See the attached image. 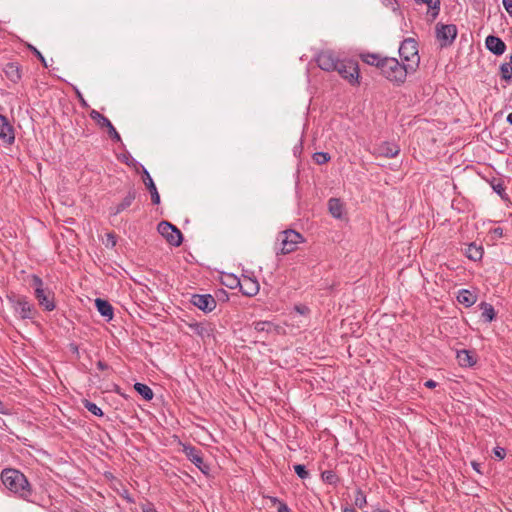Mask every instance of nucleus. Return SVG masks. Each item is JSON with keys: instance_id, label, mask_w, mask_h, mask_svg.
Wrapping results in <instances>:
<instances>
[{"instance_id": "f257e3e1", "label": "nucleus", "mask_w": 512, "mask_h": 512, "mask_svg": "<svg viewBox=\"0 0 512 512\" xmlns=\"http://www.w3.org/2000/svg\"><path fill=\"white\" fill-rule=\"evenodd\" d=\"M1 481L5 488L21 499L28 500L32 495V486L27 477L18 469L5 468L1 472Z\"/></svg>"}, {"instance_id": "f03ea898", "label": "nucleus", "mask_w": 512, "mask_h": 512, "mask_svg": "<svg viewBox=\"0 0 512 512\" xmlns=\"http://www.w3.org/2000/svg\"><path fill=\"white\" fill-rule=\"evenodd\" d=\"M380 72L388 81L400 86L405 83L407 76L415 71L394 57H386L380 64Z\"/></svg>"}, {"instance_id": "7ed1b4c3", "label": "nucleus", "mask_w": 512, "mask_h": 512, "mask_svg": "<svg viewBox=\"0 0 512 512\" xmlns=\"http://www.w3.org/2000/svg\"><path fill=\"white\" fill-rule=\"evenodd\" d=\"M303 241L304 238L299 232L292 229H287L278 234L275 252L277 255H286L292 253L297 249L298 244L302 243Z\"/></svg>"}, {"instance_id": "20e7f679", "label": "nucleus", "mask_w": 512, "mask_h": 512, "mask_svg": "<svg viewBox=\"0 0 512 512\" xmlns=\"http://www.w3.org/2000/svg\"><path fill=\"white\" fill-rule=\"evenodd\" d=\"M401 62L416 71L419 67L420 56L418 54V43L413 38H406L399 47Z\"/></svg>"}, {"instance_id": "39448f33", "label": "nucleus", "mask_w": 512, "mask_h": 512, "mask_svg": "<svg viewBox=\"0 0 512 512\" xmlns=\"http://www.w3.org/2000/svg\"><path fill=\"white\" fill-rule=\"evenodd\" d=\"M29 284L34 289V295L38 300L39 305L44 307L47 311L54 310V294L49 289L44 288L42 279L37 275H32Z\"/></svg>"}, {"instance_id": "423d86ee", "label": "nucleus", "mask_w": 512, "mask_h": 512, "mask_svg": "<svg viewBox=\"0 0 512 512\" xmlns=\"http://www.w3.org/2000/svg\"><path fill=\"white\" fill-rule=\"evenodd\" d=\"M335 71L351 85L359 84V66L356 61L351 59L340 60Z\"/></svg>"}, {"instance_id": "0eeeda50", "label": "nucleus", "mask_w": 512, "mask_h": 512, "mask_svg": "<svg viewBox=\"0 0 512 512\" xmlns=\"http://www.w3.org/2000/svg\"><path fill=\"white\" fill-rule=\"evenodd\" d=\"M8 300L21 319H32L34 314L33 306L29 303L25 296L11 295Z\"/></svg>"}, {"instance_id": "6e6552de", "label": "nucleus", "mask_w": 512, "mask_h": 512, "mask_svg": "<svg viewBox=\"0 0 512 512\" xmlns=\"http://www.w3.org/2000/svg\"><path fill=\"white\" fill-rule=\"evenodd\" d=\"M435 33L441 47H447L454 42L458 30L454 24L437 23L435 27Z\"/></svg>"}, {"instance_id": "1a4fd4ad", "label": "nucleus", "mask_w": 512, "mask_h": 512, "mask_svg": "<svg viewBox=\"0 0 512 512\" xmlns=\"http://www.w3.org/2000/svg\"><path fill=\"white\" fill-rule=\"evenodd\" d=\"M158 232L167 240L170 245L180 246L183 238L181 231L167 221H161L157 227Z\"/></svg>"}, {"instance_id": "9d476101", "label": "nucleus", "mask_w": 512, "mask_h": 512, "mask_svg": "<svg viewBox=\"0 0 512 512\" xmlns=\"http://www.w3.org/2000/svg\"><path fill=\"white\" fill-rule=\"evenodd\" d=\"M185 456L203 473L209 474L210 466L205 463L201 450L191 444H181Z\"/></svg>"}, {"instance_id": "9b49d317", "label": "nucleus", "mask_w": 512, "mask_h": 512, "mask_svg": "<svg viewBox=\"0 0 512 512\" xmlns=\"http://www.w3.org/2000/svg\"><path fill=\"white\" fill-rule=\"evenodd\" d=\"M316 63L318 67L324 71H335L340 61L336 53L332 50H323L316 55Z\"/></svg>"}, {"instance_id": "f8f14e48", "label": "nucleus", "mask_w": 512, "mask_h": 512, "mask_svg": "<svg viewBox=\"0 0 512 512\" xmlns=\"http://www.w3.org/2000/svg\"><path fill=\"white\" fill-rule=\"evenodd\" d=\"M90 117L94 120L100 128H106L109 137L115 142H121V136L111 123V121L96 110L90 112Z\"/></svg>"}, {"instance_id": "ddd939ff", "label": "nucleus", "mask_w": 512, "mask_h": 512, "mask_svg": "<svg viewBox=\"0 0 512 512\" xmlns=\"http://www.w3.org/2000/svg\"><path fill=\"white\" fill-rule=\"evenodd\" d=\"M190 302L203 312H211L216 308V300L210 294H193Z\"/></svg>"}, {"instance_id": "4468645a", "label": "nucleus", "mask_w": 512, "mask_h": 512, "mask_svg": "<svg viewBox=\"0 0 512 512\" xmlns=\"http://www.w3.org/2000/svg\"><path fill=\"white\" fill-rule=\"evenodd\" d=\"M0 140L11 145L15 141L14 129L8 119L0 114Z\"/></svg>"}, {"instance_id": "2eb2a0df", "label": "nucleus", "mask_w": 512, "mask_h": 512, "mask_svg": "<svg viewBox=\"0 0 512 512\" xmlns=\"http://www.w3.org/2000/svg\"><path fill=\"white\" fill-rule=\"evenodd\" d=\"M239 288L243 295L252 297L259 292V283L255 278L244 276L240 279Z\"/></svg>"}, {"instance_id": "dca6fc26", "label": "nucleus", "mask_w": 512, "mask_h": 512, "mask_svg": "<svg viewBox=\"0 0 512 512\" xmlns=\"http://www.w3.org/2000/svg\"><path fill=\"white\" fill-rule=\"evenodd\" d=\"M399 152V146L392 142H382L375 148V154L386 158H394Z\"/></svg>"}, {"instance_id": "f3484780", "label": "nucleus", "mask_w": 512, "mask_h": 512, "mask_svg": "<svg viewBox=\"0 0 512 512\" xmlns=\"http://www.w3.org/2000/svg\"><path fill=\"white\" fill-rule=\"evenodd\" d=\"M486 48L495 55H502L506 50V44L497 36L489 35L485 40Z\"/></svg>"}, {"instance_id": "a211bd4d", "label": "nucleus", "mask_w": 512, "mask_h": 512, "mask_svg": "<svg viewBox=\"0 0 512 512\" xmlns=\"http://www.w3.org/2000/svg\"><path fill=\"white\" fill-rule=\"evenodd\" d=\"M189 328L194 334L201 337L203 340L212 336L213 328L207 322H193L188 324Z\"/></svg>"}, {"instance_id": "6ab92c4d", "label": "nucleus", "mask_w": 512, "mask_h": 512, "mask_svg": "<svg viewBox=\"0 0 512 512\" xmlns=\"http://www.w3.org/2000/svg\"><path fill=\"white\" fill-rule=\"evenodd\" d=\"M143 182L151 194L152 203L155 205H158L160 203V195L158 193V190L156 188V185H155L152 177L150 176L147 169L144 167H143Z\"/></svg>"}, {"instance_id": "aec40b11", "label": "nucleus", "mask_w": 512, "mask_h": 512, "mask_svg": "<svg viewBox=\"0 0 512 512\" xmlns=\"http://www.w3.org/2000/svg\"><path fill=\"white\" fill-rule=\"evenodd\" d=\"M136 198L135 189L131 188L123 200L114 207L110 208L111 215H118L128 207H130Z\"/></svg>"}, {"instance_id": "412c9836", "label": "nucleus", "mask_w": 512, "mask_h": 512, "mask_svg": "<svg viewBox=\"0 0 512 512\" xmlns=\"http://www.w3.org/2000/svg\"><path fill=\"white\" fill-rule=\"evenodd\" d=\"M457 361L461 367H472L476 364V356L468 350L457 351Z\"/></svg>"}, {"instance_id": "4be33fe9", "label": "nucleus", "mask_w": 512, "mask_h": 512, "mask_svg": "<svg viewBox=\"0 0 512 512\" xmlns=\"http://www.w3.org/2000/svg\"><path fill=\"white\" fill-rule=\"evenodd\" d=\"M95 305L101 316L105 317L107 320H111L113 318V307L108 301L97 298L95 300Z\"/></svg>"}, {"instance_id": "5701e85b", "label": "nucleus", "mask_w": 512, "mask_h": 512, "mask_svg": "<svg viewBox=\"0 0 512 512\" xmlns=\"http://www.w3.org/2000/svg\"><path fill=\"white\" fill-rule=\"evenodd\" d=\"M457 300L460 304L464 305L465 307H471L472 305L475 304L477 296L467 289H461L458 292Z\"/></svg>"}, {"instance_id": "b1692460", "label": "nucleus", "mask_w": 512, "mask_h": 512, "mask_svg": "<svg viewBox=\"0 0 512 512\" xmlns=\"http://www.w3.org/2000/svg\"><path fill=\"white\" fill-rule=\"evenodd\" d=\"M6 77L12 82H17L21 79L20 67L15 62H9L4 67Z\"/></svg>"}, {"instance_id": "393cba45", "label": "nucleus", "mask_w": 512, "mask_h": 512, "mask_svg": "<svg viewBox=\"0 0 512 512\" xmlns=\"http://www.w3.org/2000/svg\"><path fill=\"white\" fill-rule=\"evenodd\" d=\"M483 247L476 243H470L465 249V255L472 261H479L483 257Z\"/></svg>"}, {"instance_id": "a878e982", "label": "nucleus", "mask_w": 512, "mask_h": 512, "mask_svg": "<svg viewBox=\"0 0 512 512\" xmlns=\"http://www.w3.org/2000/svg\"><path fill=\"white\" fill-rule=\"evenodd\" d=\"M328 209L330 214L336 218L341 219L343 214V203L338 198H331L328 201Z\"/></svg>"}, {"instance_id": "bb28decb", "label": "nucleus", "mask_w": 512, "mask_h": 512, "mask_svg": "<svg viewBox=\"0 0 512 512\" xmlns=\"http://www.w3.org/2000/svg\"><path fill=\"white\" fill-rule=\"evenodd\" d=\"M361 60L371 66H375L380 70V64L384 61L385 57L376 53H364L360 55Z\"/></svg>"}, {"instance_id": "cd10ccee", "label": "nucleus", "mask_w": 512, "mask_h": 512, "mask_svg": "<svg viewBox=\"0 0 512 512\" xmlns=\"http://www.w3.org/2000/svg\"><path fill=\"white\" fill-rule=\"evenodd\" d=\"M480 309L482 311L481 317L485 322H492L495 319L496 313L494 307L491 304L482 302L480 304Z\"/></svg>"}, {"instance_id": "c85d7f7f", "label": "nucleus", "mask_w": 512, "mask_h": 512, "mask_svg": "<svg viewBox=\"0 0 512 512\" xmlns=\"http://www.w3.org/2000/svg\"><path fill=\"white\" fill-rule=\"evenodd\" d=\"M134 389L146 400V401H150L152 400L153 396H154V393L152 391V389L146 385V384H143V383H135L134 384Z\"/></svg>"}, {"instance_id": "c756f323", "label": "nucleus", "mask_w": 512, "mask_h": 512, "mask_svg": "<svg viewBox=\"0 0 512 512\" xmlns=\"http://www.w3.org/2000/svg\"><path fill=\"white\" fill-rule=\"evenodd\" d=\"M253 328L257 332L270 333L274 330L275 325L270 321H256L253 323Z\"/></svg>"}, {"instance_id": "7c9ffc66", "label": "nucleus", "mask_w": 512, "mask_h": 512, "mask_svg": "<svg viewBox=\"0 0 512 512\" xmlns=\"http://www.w3.org/2000/svg\"><path fill=\"white\" fill-rule=\"evenodd\" d=\"M426 5L428 6V16L431 17V20H435L440 12V0H431V3Z\"/></svg>"}, {"instance_id": "2f4dec72", "label": "nucleus", "mask_w": 512, "mask_h": 512, "mask_svg": "<svg viewBox=\"0 0 512 512\" xmlns=\"http://www.w3.org/2000/svg\"><path fill=\"white\" fill-rule=\"evenodd\" d=\"M222 282L227 287L233 289L239 287L240 279L233 274H226L222 277Z\"/></svg>"}, {"instance_id": "473e14b6", "label": "nucleus", "mask_w": 512, "mask_h": 512, "mask_svg": "<svg viewBox=\"0 0 512 512\" xmlns=\"http://www.w3.org/2000/svg\"><path fill=\"white\" fill-rule=\"evenodd\" d=\"M83 405L93 415L98 416V417H102L103 416L102 409L100 407H98L95 403L85 399L83 401Z\"/></svg>"}, {"instance_id": "72a5a7b5", "label": "nucleus", "mask_w": 512, "mask_h": 512, "mask_svg": "<svg viewBox=\"0 0 512 512\" xmlns=\"http://www.w3.org/2000/svg\"><path fill=\"white\" fill-rule=\"evenodd\" d=\"M322 479L330 485H335L338 482V477L332 470L324 471L322 473Z\"/></svg>"}, {"instance_id": "f704fd0d", "label": "nucleus", "mask_w": 512, "mask_h": 512, "mask_svg": "<svg viewBox=\"0 0 512 512\" xmlns=\"http://www.w3.org/2000/svg\"><path fill=\"white\" fill-rule=\"evenodd\" d=\"M367 503L366 495L361 489L356 490V495L354 499V504L360 509L363 508Z\"/></svg>"}, {"instance_id": "c9c22d12", "label": "nucleus", "mask_w": 512, "mask_h": 512, "mask_svg": "<svg viewBox=\"0 0 512 512\" xmlns=\"http://www.w3.org/2000/svg\"><path fill=\"white\" fill-rule=\"evenodd\" d=\"M501 77L505 81H512V66L510 64L503 63L500 67Z\"/></svg>"}, {"instance_id": "e433bc0d", "label": "nucleus", "mask_w": 512, "mask_h": 512, "mask_svg": "<svg viewBox=\"0 0 512 512\" xmlns=\"http://www.w3.org/2000/svg\"><path fill=\"white\" fill-rule=\"evenodd\" d=\"M492 188L503 200L508 199V196L505 192V186L501 181L493 182Z\"/></svg>"}, {"instance_id": "4c0bfd02", "label": "nucleus", "mask_w": 512, "mask_h": 512, "mask_svg": "<svg viewBox=\"0 0 512 512\" xmlns=\"http://www.w3.org/2000/svg\"><path fill=\"white\" fill-rule=\"evenodd\" d=\"M313 159L317 164H325L330 160V156L326 152H316L313 155Z\"/></svg>"}, {"instance_id": "58836bf2", "label": "nucleus", "mask_w": 512, "mask_h": 512, "mask_svg": "<svg viewBox=\"0 0 512 512\" xmlns=\"http://www.w3.org/2000/svg\"><path fill=\"white\" fill-rule=\"evenodd\" d=\"M294 471L301 479H306L309 476V472L306 469L305 465L302 464H296L294 465Z\"/></svg>"}, {"instance_id": "ea45409f", "label": "nucleus", "mask_w": 512, "mask_h": 512, "mask_svg": "<svg viewBox=\"0 0 512 512\" xmlns=\"http://www.w3.org/2000/svg\"><path fill=\"white\" fill-rule=\"evenodd\" d=\"M493 454L494 458L502 460L506 456V450L502 447L497 446L493 449Z\"/></svg>"}, {"instance_id": "a19ab883", "label": "nucleus", "mask_w": 512, "mask_h": 512, "mask_svg": "<svg viewBox=\"0 0 512 512\" xmlns=\"http://www.w3.org/2000/svg\"><path fill=\"white\" fill-rule=\"evenodd\" d=\"M294 310L300 315H307L310 312L309 307L303 304L295 305Z\"/></svg>"}, {"instance_id": "79ce46f5", "label": "nucleus", "mask_w": 512, "mask_h": 512, "mask_svg": "<svg viewBox=\"0 0 512 512\" xmlns=\"http://www.w3.org/2000/svg\"><path fill=\"white\" fill-rule=\"evenodd\" d=\"M30 49L31 51L34 53V55L40 60V62L45 66L47 67V63H46V59L44 58V56L42 55V53L37 50L35 47L33 46H30Z\"/></svg>"}, {"instance_id": "37998d69", "label": "nucleus", "mask_w": 512, "mask_h": 512, "mask_svg": "<svg viewBox=\"0 0 512 512\" xmlns=\"http://www.w3.org/2000/svg\"><path fill=\"white\" fill-rule=\"evenodd\" d=\"M503 6L510 17H512V0H502Z\"/></svg>"}, {"instance_id": "c03bdc74", "label": "nucleus", "mask_w": 512, "mask_h": 512, "mask_svg": "<svg viewBox=\"0 0 512 512\" xmlns=\"http://www.w3.org/2000/svg\"><path fill=\"white\" fill-rule=\"evenodd\" d=\"M117 243L116 236L114 233L107 234V245L110 244L111 247H114Z\"/></svg>"}, {"instance_id": "a18cd8bd", "label": "nucleus", "mask_w": 512, "mask_h": 512, "mask_svg": "<svg viewBox=\"0 0 512 512\" xmlns=\"http://www.w3.org/2000/svg\"><path fill=\"white\" fill-rule=\"evenodd\" d=\"M491 232L497 238H501L504 235V231L501 227H496V228L492 229Z\"/></svg>"}, {"instance_id": "49530a36", "label": "nucleus", "mask_w": 512, "mask_h": 512, "mask_svg": "<svg viewBox=\"0 0 512 512\" xmlns=\"http://www.w3.org/2000/svg\"><path fill=\"white\" fill-rule=\"evenodd\" d=\"M268 499L271 501V503L273 505H277V508L281 505V504H286L285 502L281 501L280 499H278L277 497H274V496H268Z\"/></svg>"}, {"instance_id": "de8ad7c7", "label": "nucleus", "mask_w": 512, "mask_h": 512, "mask_svg": "<svg viewBox=\"0 0 512 512\" xmlns=\"http://www.w3.org/2000/svg\"><path fill=\"white\" fill-rule=\"evenodd\" d=\"M277 511L278 512H291L290 508L288 507L287 504H281L278 508H277Z\"/></svg>"}, {"instance_id": "09e8293b", "label": "nucleus", "mask_w": 512, "mask_h": 512, "mask_svg": "<svg viewBox=\"0 0 512 512\" xmlns=\"http://www.w3.org/2000/svg\"><path fill=\"white\" fill-rule=\"evenodd\" d=\"M97 368L99 370H107L109 368V366L105 362H103V361H98L97 362Z\"/></svg>"}, {"instance_id": "8fccbe9b", "label": "nucleus", "mask_w": 512, "mask_h": 512, "mask_svg": "<svg viewBox=\"0 0 512 512\" xmlns=\"http://www.w3.org/2000/svg\"><path fill=\"white\" fill-rule=\"evenodd\" d=\"M425 386H426L427 388H435V387L437 386V382H435L434 380H431V379H430V380H427V381L425 382Z\"/></svg>"}, {"instance_id": "3c124183", "label": "nucleus", "mask_w": 512, "mask_h": 512, "mask_svg": "<svg viewBox=\"0 0 512 512\" xmlns=\"http://www.w3.org/2000/svg\"><path fill=\"white\" fill-rule=\"evenodd\" d=\"M0 414H7V409L2 401H0Z\"/></svg>"}, {"instance_id": "603ef678", "label": "nucleus", "mask_w": 512, "mask_h": 512, "mask_svg": "<svg viewBox=\"0 0 512 512\" xmlns=\"http://www.w3.org/2000/svg\"><path fill=\"white\" fill-rule=\"evenodd\" d=\"M414 2L418 5H421V4H430L431 3V0H414Z\"/></svg>"}, {"instance_id": "864d4df0", "label": "nucleus", "mask_w": 512, "mask_h": 512, "mask_svg": "<svg viewBox=\"0 0 512 512\" xmlns=\"http://www.w3.org/2000/svg\"><path fill=\"white\" fill-rule=\"evenodd\" d=\"M382 1L387 6H391L396 2L395 0H382Z\"/></svg>"}, {"instance_id": "5fc2aeb1", "label": "nucleus", "mask_w": 512, "mask_h": 512, "mask_svg": "<svg viewBox=\"0 0 512 512\" xmlns=\"http://www.w3.org/2000/svg\"><path fill=\"white\" fill-rule=\"evenodd\" d=\"M506 121L512 125V112L507 115Z\"/></svg>"}, {"instance_id": "6e6d98bb", "label": "nucleus", "mask_w": 512, "mask_h": 512, "mask_svg": "<svg viewBox=\"0 0 512 512\" xmlns=\"http://www.w3.org/2000/svg\"><path fill=\"white\" fill-rule=\"evenodd\" d=\"M343 512H356V511H355V509H354V508H352V507H345V508L343 509Z\"/></svg>"}, {"instance_id": "4d7b16f0", "label": "nucleus", "mask_w": 512, "mask_h": 512, "mask_svg": "<svg viewBox=\"0 0 512 512\" xmlns=\"http://www.w3.org/2000/svg\"><path fill=\"white\" fill-rule=\"evenodd\" d=\"M374 512H389V510H387V509H377Z\"/></svg>"}, {"instance_id": "13d9d810", "label": "nucleus", "mask_w": 512, "mask_h": 512, "mask_svg": "<svg viewBox=\"0 0 512 512\" xmlns=\"http://www.w3.org/2000/svg\"><path fill=\"white\" fill-rule=\"evenodd\" d=\"M78 96H79V98H80V100H81L82 104H86V103H85V101L83 100L82 95H81L79 92H78Z\"/></svg>"}, {"instance_id": "bf43d9fd", "label": "nucleus", "mask_w": 512, "mask_h": 512, "mask_svg": "<svg viewBox=\"0 0 512 512\" xmlns=\"http://www.w3.org/2000/svg\"><path fill=\"white\" fill-rule=\"evenodd\" d=\"M144 512H156V510L153 508H149V509L144 510Z\"/></svg>"}, {"instance_id": "052dcab7", "label": "nucleus", "mask_w": 512, "mask_h": 512, "mask_svg": "<svg viewBox=\"0 0 512 512\" xmlns=\"http://www.w3.org/2000/svg\"><path fill=\"white\" fill-rule=\"evenodd\" d=\"M507 64H510L512 66V55L510 56V60Z\"/></svg>"}, {"instance_id": "680f3d73", "label": "nucleus", "mask_w": 512, "mask_h": 512, "mask_svg": "<svg viewBox=\"0 0 512 512\" xmlns=\"http://www.w3.org/2000/svg\"><path fill=\"white\" fill-rule=\"evenodd\" d=\"M74 512H79V511H74Z\"/></svg>"}]
</instances>
